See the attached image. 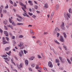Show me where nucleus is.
Wrapping results in <instances>:
<instances>
[{
	"instance_id": "obj_1",
	"label": "nucleus",
	"mask_w": 72,
	"mask_h": 72,
	"mask_svg": "<svg viewBox=\"0 0 72 72\" xmlns=\"http://www.w3.org/2000/svg\"><path fill=\"white\" fill-rule=\"evenodd\" d=\"M64 17L66 18L67 20H68V19H68V18L67 17H68L69 18H70L71 17V15H70V14H69V13H68L66 14H64Z\"/></svg>"
},
{
	"instance_id": "obj_2",
	"label": "nucleus",
	"mask_w": 72,
	"mask_h": 72,
	"mask_svg": "<svg viewBox=\"0 0 72 72\" xmlns=\"http://www.w3.org/2000/svg\"><path fill=\"white\" fill-rule=\"evenodd\" d=\"M19 47H22L20 48V49H23V48H24V46H23V43L22 42H20V44L19 45Z\"/></svg>"
},
{
	"instance_id": "obj_3",
	"label": "nucleus",
	"mask_w": 72,
	"mask_h": 72,
	"mask_svg": "<svg viewBox=\"0 0 72 72\" xmlns=\"http://www.w3.org/2000/svg\"><path fill=\"white\" fill-rule=\"evenodd\" d=\"M60 27L62 30L64 29V22H62V24L60 26Z\"/></svg>"
},
{
	"instance_id": "obj_4",
	"label": "nucleus",
	"mask_w": 72,
	"mask_h": 72,
	"mask_svg": "<svg viewBox=\"0 0 72 72\" xmlns=\"http://www.w3.org/2000/svg\"><path fill=\"white\" fill-rule=\"evenodd\" d=\"M48 64V66H49L50 67H51V68H52V67H53V64H52V63H51V62H49Z\"/></svg>"
},
{
	"instance_id": "obj_5",
	"label": "nucleus",
	"mask_w": 72,
	"mask_h": 72,
	"mask_svg": "<svg viewBox=\"0 0 72 72\" xmlns=\"http://www.w3.org/2000/svg\"><path fill=\"white\" fill-rule=\"evenodd\" d=\"M20 3V5L21 6H24V8H25V9H26V5H24V4H23L21 2H19Z\"/></svg>"
},
{
	"instance_id": "obj_6",
	"label": "nucleus",
	"mask_w": 72,
	"mask_h": 72,
	"mask_svg": "<svg viewBox=\"0 0 72 72\" xmlns=\"http://www.w3.org/2000/svg\"><path fill=\"white\" fill-rule=\"evenodd\" d=\"M23 15L24 17H28V18L30 17V16L28 15L26 13H24V14H23Z\"/></svg>"
},
{
	"instance_id": "obj_7",
	"label": "nucleus",
	"mask_w": 72,
	"mask_h": 72,
	"mask_svg": "<svg viewBox=\"0 0 72 72\" xmlns=\"http://www.w3.org/2000/svg\"><path fill=\"white\" fill-rule=\"evenodd\" d=\"M60 41H61V42H64V41L63 39V37L62 36V35L60 36Z\"/></svg>"
},
{
	"instance_id": "obj_8",
	"label": "nucleus",
	"mask_w": 72,
	"mask_h": 72,
	"mask_svg": "<svg viewBox=\"0 0 72 72\" xmlns=\"http://www.w3.org/2000/svg\"><path fill=\"white\" fill-rule=\"evenodd\" d=\"M59 6L58 4H57L55 7V10H57L59 9Z\"/></svg>"
},
{
	"instance_id": "obj_9",
	"label": "nucleus",
	"mask_w": 72,
	"mask_h": 72,
	"mask_svg": "<svg viewBox=\"0 0 72 72\" xmlns=\"http://www.w3.org/2000/svg\"><path fill=\"white\" fill-rule=\"evenodd\" d=\"M32 2L31 1L29 0L28 1V3L30 4V5H33V3H32Z\"/></svg>"
},
{
	"instance_id": "obj_10",
	"label": "nucleus",
	"mask_w": 72,
	"mask_h": 72,
	"mask_svg": "<svg viewBox=\"0 0 72 72\" xmlns=\"http://www.w3.org/2000/svg\"><path fill=\"white\" fill-rule=\"evenodd\" d=\"M59 58L60 60H61V62H62V63L64 62V59H63L61 57H59Z\"/></svg>"
},
{
	"instance_id": "obj_11",
	"label": "nucleus",
	"mask_w": 72,
	"mask_h": 72,
	"mask_svg": "<svg viewBox=\"0 0 72 72\" xmlns=\"http://www.w3.org/2000/svg\"><path fill=\"white\" fill-rule=\"evenodd\" d=\"M4 34H5L6 36H9V35L8 34V32L7 31H4Z\"/></svg>"
},
{
	"instance_id": "obj_12",
	"label": "nucleus",
	"mask_w": 72,
	"mask_h": 72,
	"mask_svg": "<svg viewBox=\"0 0 72 72\" xmlns=\"http://www.w3.org/2000/svg\"><path fill=\"white\" fill-rule=\"evenodd\" d=\"M48 6H49L48 4H45L44 7L45 9H46V8H48Z\"/></svg>"
},
{
	"instance_id": "obj_13",
	"label": "nucleus",
	"mask_w": 72,
	"mask_h": 72,
	"mask_svg": "<svg viewBox=\"0 0 72 72\" xmlns=\"http://www.w3.org/2000/svg\"><path fill=\"white\" fill-rule=\"evenodd\" d=\"M23 64L22 63L20 64L19 65V67L18 66V68H22V67H23Z\"/></svg>"
},
{
	"instance_id": "obj_14",
	"label": "nucleus",
	"mask_w": 72,
	"mask_h": 72,
	"mask_svg": "<svg viewBox=\"0 0 72 72\" xmlns=\"http://www.w3.org/2000/svg\"><path fill=\"white\" fill-rule=\"evenodd\" d=\"M25 62L26 66H28V61L27 60H25Z\"/></svg>"
},
{
	"instance_id": "obj_15",
	"label": "nucleus",
	"mask_w": 72,
	"mask_h": 72,
	"mask_svg": "<svg viewBox=\"0 0 72 72\" xmlns=\"http://www.w3.org/2000/svg\"><path fill=\"white\" fill-rule=\"evenodd\" d=\"M14 60H13V58H12V59L11 60V62L12 63H13L15 65V63L13 62V61Z\"/></svg>"
},
{
	"instance_id": "obj_16",
	"label": "nucleus",
	"mask_w": 72,
	"mask_h": 72,
	"mask_svg": "<svg viewBox=\"0 0 72 72\" xmlns=\"http://www.w3.org/2000/svg\"><path fill=\"white\" fill-rule=\"evenodd\" d=\"M8 58L9 59L7 58H4L3 59H5V60H7V61H9V60H10V57H8Z\"/></svg>"
},
{
	"instance_id": "obj_17",
	"label": "nucleus",
	"mask_w": 72,
	"mask_h": 72,
	"mask_svg": "<svg viewBox=\"0 0 72 72\" xmlns=\"http://www.w3.org/2000/svg\"><path fill=\"white\" fill-rule=\"evenodd\" d=\"M37 43H39V45H42V44L41 42H40V41L37 40L36 41Z\"/></svg>"
},
{
	"instance_id": "obj_18",
	"label": "nucleus",
	"mask_w": 72,
	"mask_h": 72,
	"mask_svg": "<svg viewBox=\"0 0 72 72\" xmlns=\"http://www.w3.org/2000/svg\"><path fill=\"white\" fill-rule=\"evenodd\" d=\"M7 27H10V28H11L12 29H13V28L12 27V26L10 25H8L7 26Z\"/></svg>"
},
{
	"instance_id": "obj_19",
	"label": "nucleus",
	"mask_w": 72,
	"mask_h": 72,
	"mask_svg": "<svg viewBox=\"0 0 72 72\" xmlns=\"http://www.w3.org/2000/svg\"><path fill=\"white\" fill-rule=\"evenodd\" d=\"M63 34L64 35V37L65 39H66V38H67V35H66V33H63Z\"/></svg>"
},
{
	"instance_id": "obj_20",
	"label": "nucleus",
	"mask_w": 72,
	"mask_h": 72,
	"mask_svg": "<svg viewBox=\"0 0 72 72\" xmlns=\"http://www.w3.org/2000/svg\"><path fill=\"white\" fill-rule=\"evenodd\" d=\"M50 49L51 50H53V52L54 53H55V54H57V53H56V52H55V51H54V50L53 49V48H50Z\"/></svg>"
},
{
	"instance_id": "obj_21",
	"label": "nucleus",
	"mask_w": 72,
	"mask_h": 72,
	"mask_svg": "<svg viewBox=\"0 0 72 72\" xmlns=\"http://www.w3.org/2000/svg\"><path fill=\"white\" fill-rule=\"evenodd\" d=\"M7 20H5V21H3V22L5 24H7Z\"/></svg>"
},
{
	"instance_id": "obj_22",
	"label": "nucleus",
	"mask_w": 72,
	"mask_h": 72,
	"mask_svg": "<svg viewBox=\"0 0 72 72\" xmlns=\"http://www.w3.org/2000/svg\"><path fill=\"white\" fill-rule=\"evenodd\" d=\"M17 26H19L20 25H23V23H17Z\"/></svg>"
},
{
	"instance_id": "obj_23",
	"label": "nucleus",
	"mask_w": 72,
	"mask_h": 72,
	"mask_svg": "<svg viewBox=\"0 0 72 72\" xmlns=\"http://www.w3.org/2000/svg\"><path fill=\"white\" fill-rule=\"evenodd\" d=\"M3 44H6V43H8V42H6V41L5 40H3Z\"/></svg>"
},
{
	"instance_id": "obj_24",
	"label": "nucleus",
	"mask_w": 72,
	"mask_h": 72,
	"mask_svg": "<svg viewBox=\"0 0 72 72\" xmlns=\"http://www.w3.org/2000/svg\"><path fill=\"white\" fill-rule=\"evenodd\" d=\"M10 47H9V48L7 47L5 49V50H6V51H8L9 50H10Z\"/></svg>"
},
{
	"instance_id": "obj_25",
	"label": "nucleus",
	"mask_w": 72,
	"mask_h": 72,
	"mask_svg": "<svg viewBox=\"0 0 72 72\" xmlns=\"http://www.w3.org/2000/svg\"><path fill=\"white\" fill-rule=\"evenodd\" d=\"M67 60L68 62V63H69V64H71V61H70V60H69L68 59V58H67Z\"/></svg>"
},
{
	"instance_id": "obj_26",
	"label": "nucleus",
	"mask_w": 72,
	"mask_h": 72,
	"mask_svg": "<svg viewBox=\"0 0 72 72\" xmlns=\"http://www.w3.org/2000/svg\"><path fill=\"white\" fill-rule=\"evenodd\" d=\"M35 58V57H32L30 58H29L30 60H33V59Z\"/></svg>"
},
{
	"instance_id": "obj_27",
	"label": "nucleus",
	"mask_w": 72,
	"mask_h": 72,
	"mask_svg": "<svg viewBox=\"0 0 72 72\" xmlns=\"http://www.w3.org/2000/svg\"><path fill=\"white\" fill-rule=\"evenodd\" d=\"M54 41L55 42H56V43L57 44H58V45H59V44H60L59 42H57V40H54Z\"/></svg>"
},
{
	"instance_id": "obj_28",
	"label": "nucleus",
	"mask_w": 72,
	"mask_h": 72,
	"mask_svg": "<svg viewBox=\"0 0 72 72\" xmlns=\"http://www.w3.org/2000/svg\"><path fill=\"white\" fill-rule=\"evenodd\" d=\"M34 8L35 9L37 10V9H38V7H37V5H34Z\"/></svg>"
},
{
	"instance_id": "obj_29",
	"label": "nucleus",
	"mask_w": 72,
	"mask_h": 72,
	"mask_svg": "<svg viewBox=\"0 0 72 72\" xmlns=\"http://www.w3.org/2000/svg\"><path fill=\"white\" fill-rule=\"evenodd\" d=\"M9 2L10 4H13V1L11 0L9 1Z\"/></svg>"
},
{
	"instance_id": "obj_30",
	"label": "nucleus",
	"mask_w": 72,
	"mask_h": 72,
	"mask_svg": "<svg viewBox=\"0 0 72 72\" xmlns=\"http://www.w3.org/2000/svg\"><path fill=\"white\" fill-rule=\"evenodd\" d=\"M55 61L56 63H59V60L58 59H56Z\"/></svg>"
},
{
	"instance_id": "obj_31",
	"label": "nucleus",
	"mask_w": 72,
	"mask_h": 72,
	"mask_svg": "<svg viewBox=\"0 0 72 72\" xmlns=\"http://www.w3.org/2000/svg\"><path fill=\"white\" fill-rule=\"evenodd\" d=\"M8 4H6V6H5V9H8Z\"/></svg>"
},
{
	"instance_id": "obj_32",
	"label": "nucleus",
	"mask_w": 72,
	"mask_h": 72,
	"mask_svg": "<svg viewBox=\"0 0 72 72\" xmlns=\"http://www.w3.org/2000/svg\"><path fill=\"white\" fill-rule=\"evenodd\" d=\"M14 6H17V4L16 3H15V2L14 3Z\"/></svg>"
},
{
	"instance_id": "obj_33",
	"label": "nucleus",
	"mask_w": 72,
	"mask_h": 72,
	"mask_svg": "<svg viewBox=\"0 0 72 72\" xmlns=\"http://www.w3.org/2000/svg\"><path fill=\"white\" fill-rule=\"evenodd\" d=\"M54 12H52L51 14V17L52 18L53 17V15H54Z\"/></svg>"
},
{
	"instance_id": "obj_34",
	"label": "nucleus",
	"mask_w": 72,
	"mask_h": 72,
	"mask_svg": "<svg viewBox=\"0 0 72 72\" xmlns=\"http://www.w3.org/2000/svg\"><path fill=\"white\" fill-rule=\"evenodd\" d=\"M28 14H29V15H33V14L32 13H30V12H28Z\"/></svg>"
},
{
	"instance_id": "obj_35",
	"label": "nucleus",
	"mask_w": 72,
	"mask_h": 72,
	"mask_svg": "<svg viewBox=\"0 0 72 72\" xmlns=\"http://www.w3.org/2000/svg\"><path fill=\"white\" fill-rule=\"evenodd\" d=\"M59 35H60V34L59 33H57V37H59Z\"/></svg>"
},
{
	"instance_id": "obj_36",
	"label": "nucleus",
	"mask_w": 72,
	"mask_h": 72,
	"mask_svg": "<svg viewBox=\"0 0 72 72\" xmlns=\"http://www.w3.org/2000/svg\"><path fill=\"white\" fill-rule=\"evenodd\" d=\"M24 54H26V53H28L27 51L25 50H24Z\"/></svg>"
},
{
	"instance_id": "obj_37",
	"label": "nucleus",
	"mask_w": 72,
	"mask_h": 72,
	"mask_svg": "<svg viewBox=\"0 0 72 72\" xmlns=\"http://www.w3.org/2000/svg\"><path fill=\"white\" fill-rule=\"evenodd\" d=\"M9 21L11 23H12V21H11V19H10V18H9Z\"/></svg>"
},
{
	"instance_id": "obj_38",
	"label": "nucleus",
	"mask_w": 72,
	"mask_h": 72,
	"mask_svg": "<svg viewBox=\"0 0 72 72\" xmlns=\"http://www.w3.org/2000/svg\"><path fill=\"white\" fill-rule=\"evenodd\" d=\"M23 37V36L22 35H20L19 36V38H22V37Z\"/></svg>"
},
{
	"instance_id": "obj_39",
	"label": "nucleus",
	"mask_w": 72,
	"mask_h": 72,
	"mask_svg": "<svg viewBox=\"0 0 72 72\" xmlns=\"http://www.w3.org/2000/svg\"><path fill=\"white\" fill-rule=\"evenodd\" d=\"M38 58H42L41 57V56H40V55H38Z\"/></svg>"
},
{
	"instance_id": "obj_40",
	"label": "nucleus",
	"mask_w": 72,
	"mask_h": 72,
	"mask_svg": "<svg viewBox=\"0 0 72 72\" xmlns=\"http://www.w3.org/2000/svg\"><path fill=\"white\" fill-rule=\"evenodd\" d=\"M28 69L30 71H32V70L31 69V68H28Z\"/></svg>"
},
{
	"instance_id": "obj_41",
	"label": "nucleus",
	"mask_w": 72,
	"mask_h": 72,
	"mask_svg": "<svg viewBox=\"0 0 72 72\" xmlns=\"http://www.w3.org/2000/svg\"><path fill=\"white\" fill-rule=\"evenodd\" d=\"M63 48H64L65 49V50H67V48L66 47V46H63Z\"/></svg>"
},
{
	"instance_id": "obj_42",
	"label": "nucleus",
	"mask_w": 72,
	"mask_h": 72,
	"mask_svg": "<svg viewBox=\"0 0 72 72\" xmlns=\"http://www.w3.org/2000/svg\"><path fill=\"white\" fill-rule=\"evenodd\" d=\"M21 8L24 11V12H26V11H25V10H24V8H23V7H22Z\"/></svg>"
},
{
	"instance_id": "obj_43",
	"label": "nucleus",
	"mask_w": 72,
	"mask_h": 72,
	"mask_svg": "<svg viewBox=\"0 0 72 72\" xmlns=\"http://www.w3.org/2000/svg\"><path fill=\"white\" fill-rule=\"evenodd\" d=\"M3 57H7V55H3Z\"/></svg>"
},
{
	"instance_id": "obj_44",
	"label": "nucleus",
	"mask_w": 72,
	"mask_h": 72,
	"mask_svg": "<svg viewBox=\"0 0 72 72\" xmlns=\"http://www.w3.org/2000/svg\"><path fill=\"white\" fill-rule=\"evenodd\" d=\"M71 8H70L69 9V13H71Z\"/></svg>"
},
{
	"instance_id": "obj_45",
	"label": "nucleus",
	"mask_w": 72,
	"mask_h": 72,
	"mask_svg": "<svg viewBox=\"0 0 72 72\" xmlns=\"http://www.w3.org/2000/svg\"><path fill=\"white\" fill-rule=\"evenodd\" d=\"M22 53H19V56H20V57H22Z\"/></svg>"
},
{
	"instance_id": "obj_46",
	"label": "nucleus",
	"mask_w": 72,
	"mask_h": 72,
	"mask_svg": "<svg viewBox=\"0 0 72 72\" xmlns=\"http://www.w3.org/2000/svg\"><path fill=\"white\" fill-rule=\"evenodd\" d=\"M31 67H32L33 68L34 67H35V65H34V64H32L31 65Z\"/></svg>"
},
{
	"instance_id": "obj_47",
	"label": "nucleus",
	"mask_w": 72,
	"mask_h": 72,
	"mask_svg": "<svg viewBox=\"0 0 72 72\" xmlns=\"http://www.w3.org/2000/svg\"><path fill=\"white\" fill-rule=\"evenodd\" d=\"M56 30H57V31H58H58H60V29H59V28H56Z\"/></svg>"
},
{
	"instance_id": "obj_48",
	"label": "nucleus",
	"mask_w": 72,
	"mask_h": 72,
	"mask_svg": "<svg viewBox=\"0 0 72 72\" xmlns=\"http://www.w3.org/2000/svg\"><path fill=\"white\" fill-rule=\"evenodd\" d=\"M12 39H13L14 40L15 39V36H13L12 37Z\"/></svg>"
},
{
	"instance_id": "obj_49",
	"label": "nucleus",
	"mask_w": 72,
	"mask_h": 72,
	"mask_svg": "<svg viewBox=\"0 0 72 72\" xmlns=\"http://www.w3.org/2000/svg\"><path fill=\"white\" fill-rule=\"evenodd\" d=\"M0 32L1 33H3V30L1 29H0Z\"/></svg>"
},
{
	"instance_id": "obj_50",
	"label": "nucleus",
	"mask_w": 72,
	"mask_h": 72,
	"mask_svg": "<svg viewBox=\"0 0 72 72\" xmlns=\"http://www.w3.org/2000/svg\"><path fill=\"white\" fill-rule=\"evenodd\" d=\"M32 17H33V18H36V15H32Z\"/></svg>"
},
{
	"instance_id": "obj_51",
	"label": "nucleus",
	"mask_w": 72,
	"mask_h": 72,
	"mask_svg": "<svg viewBox=\"0 0 72 72\" xmlns=\"http://www.w3.org/2000/svg\"><path fill=\"white\" fill-rule=\"evenodd\" d=\"M30 32L31 33H33V31L32 30H30Z\"/></svg>"
},
{
	"instance_id": "obj_52",
	"label": "nucleus",
	"mask_w": 72,
	"mask_h": 72,
	"mask_svg": "<svg viewBox=\"0 0 72 72\" xmlns=\"http://www.w3.org/2000/svg\"><path fill=\"white\" fill-rule=\"evenodd\" d=\"M6 40H7V41H9V38L7 37H6Z\"/></svg>"
},
{
	"instance_id": "obj_53",
	"label": "nucleus",
	"mask_w": 72,
	"mask_h": 72,
	"mask_svg": "<svg viewBox=\"0 0 72 72\" xmlns=\"http://www.w3.org/2000/svg\"><path fill=\"white\" fill-rule=\"evenodd\" d=\"M12 25H13V26H15V24L14 23V22H13L12 23Z\"/></svg>"
},
{
	"instance_id": "obj_54",
	"label": "nucleus",
	"mask_w": 72,
	"mask_h": 72,
	"mask_svg": "<svg viewBox=\"0 0 72 72\" xmlns=\"http://www.w3.org/2000/svg\"><path fill=\"white\" fill-rule=\"evenodd\" d=\"M57 30H56L55 29V30L54 31V33H57Z\"/></svg>"
},
{
	"instance_id": "obj_55",
	"label": "nucleus",
	"mask_w": 72,
	"mask_h": 72,
	"mask_svg": "<svg viewBox=\"0 0 72 72\" xmlns=\"http://www.w3.org/2000/svg\"><path fill=\"white\" fill-rule=\"evenodd\" d=\"M21 53H22V55H23V54H24L23 51V50H21Z\"/></svg>"
},
{
	"instance_id": "obj_56",
	"label": "nucleus",
	"mask_w": 72,
	"mask_h": 72,
	"mask_svg": "<svg viewBox=\"0 0 72 72\" xmlns=\"http://www.w3.org/2000/svg\"><path fill=\"white\" fill-rule=\"evenodd\" d=\"M13 44H16V42H15V40H14L13 41Z\"/></svg>"
},
{
	"instance_id": "obj_57",
	"label": "nucleus",
	"mask_w": 72,
	"mask_h": 72,
	"mask_svg": "<svg viewBox=\"0 0 72 72\" xmlns=\"http://www.w3.org/2000/svg\"><path fill=\"white\" fill-rule=\"evenodd\" d=\"M17 21H19V22H20L21 21V20L17 18Z\"/></svg>"
},
{
	"instance_id": "obj_58",
	"label": "nucleus",
	"mask_w": 72,
	"mask_h": 72,
	"mask_svg": "<svg viewBox=\"0 0 72 72\" xmlns=\"http://www.w3.org/2000/svg\"><path fill=\"white\" fill-rule=\"evenodd\" d=\"M4 27L6 30H8V28H7V27H6V26H4Z\"/></svg>"
},
{
	"instance_id": "obj_59",
	"label": "nucleus",
	"mask_w": 72,
	"mask_h": 72,
	"mask_svg": "<svg viewBox=\"0 0 72 72\" xmlns=\"http://www.w3.org/2000/svg\"><path fill=\"white\" fill-rule=\"evenodd\" d=\"M9 35L10 36L12 37V33H9Z\"/></svg>"
},
{
	"instance_id": "obj_60",
	"label": "nucleus",
	"mask_w": 72,
	"mask_h": 72,
	"mask_svg": "<svg viewBox=\"0 0 72 72\" xmlns=\"http://www.w3.org/2000/svg\"><path fill=\"white\" fill-rule=\"evenodd\" d=\"M20 18L21 20H22V19H23V18H22V17H19Z\"/></svg>"
},
{
	"instance_id": "obj_61",
	"label": "nucleus",
	"mask_w": 72,
	"mask_h": 72,
	"mask_svg": "<svg viewBox=\"0 0 72 72\" xmlns=\"http://www.w3.org/2000/svg\"><path fill=\"white\" fill-rule=\"evenodd\" d=\"M17 17H19V18L21 16H20V15H17Z\"/></svg>"
},
{
	"instance_id": "obj_62",
	"label": "nucleus",
	"mask_w": 72,
	"mask_h": 72,
	"mask_svg": "<svg viewBox=\"0 0 72 72\" xmlns=\"http://www.w3.org/2000/svg\"><path fill=\"white\" fill-rule=\"evenodd\" d=\"M34 3H35V4H37V2L36 1H34Z\"/></svg>"
},
{
	"instance_id": "obj_63",
	"label": "nucleus",
	"mask_w": 72,
	"mask_h": 72,
	"mask_svg": "<svg viewBox=\"0 0 72 72\" xmlns=\"http://www.w3.org/2000/svg\"><path fill=\"white\" fill-rule=\"evenodd\" d=\"M44 35H46V34H48V33L46 32H45L44 33Z\"/></svg>"
},
{
	"instance_id": "obj_64",
	"label": "nucleus",
	"mask_w": 72,
	"mask_h": 72,
	"mask_svg": "<svg viewBox=\"0 0 72 72\" xmlns=\"http://www.w3.org/2000/svg\"><path fill=\"white\" fill-rule=\"evenodd\" d=\"M36 12L37 13H40V12L38 11H37Z\"/></svg>"
}]
</instances>
